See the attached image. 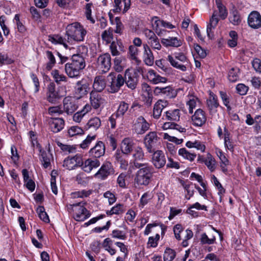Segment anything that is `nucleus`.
Returning <instances> with one entry per match:
<instances>
[{"label": "nucleus", "instance_id": "nucleus-28", "mask_svg": "<svg viewBox=\"0 0 261 261\" xmlns=\"http://www.w3.org/2000/svg\"><path fill=\"white\" fill-rule=\"evenodd\" d=\"M100 162L96 159L94 160L88 159L83 163L82 169L84 171L90 172L93 168H97L100 166Z\"/></svg>", "mask_w": 261, "mask_h": 261}, {"label": "nucleus", "instance_id": "nucleus-44", "mask_svg": "<svg viewBox=\"0 0 261 261\" xmlns=\"http://www.w3.org/2000/svg\"><path fill=\"white\" fill-rule=\"evenodd\" d=\"M205 164L211 172H213L216 169V161L211 155L208 154L207 159L204 161Z\"/></svg>", "mask_w": 261, "mask_h": 261}, {"label": "nucleus", "instance_id": "nucleus-25", "mask_svg": "<svg viewBox=\"0 0 261 261\" xmlns=\"http://www.w3.org/2000/svg\"><path fill=\"white\" fill-rule=\"evenodd\" d=\"M106 86V83L104 77L99 75L95 77L93 84V91L100 92L105 88Z\"/></svg>", "mask_w": 261, "mask_h": 261}, {"label": "nucleus", "instance_id": "nucleus-1", "mask_svg": "<svg viewBox=\"0 0 261 261\" xmlns=\"http://www.w3.org/2000/svg\"><path fill=\"white\" fill-rule=\"evenodd\" d=\"M87 34L86 30L77 22L68 24L66 28V35L67 36V42L83 41Z\"/></svg>", "mask_w": 261, "mask_h": 261}, {"label": "nucleus", "instance_id": "nucleus-31", "mask_svg": "<svg viewBox=\"0 0 261 261\" xmlns=\"http://www.w3.org/2000/svg\"><path fill=\"white\" fill-rule=\"evenodd\" d=\"M162 43L166 46L179 47L181 45L180 40H178L177 37H169L167 39L163 38L161 40Z\"/></svg>", "mask_w": 261, "mask_h": 261}, {"label": "nucleus", "instance_id": "nucleus-12", "mask_svg": "<svg viewBox=\"0 0 261 261\" xmlns=\"http://www.w3.org/2000/svg\"><path fill=\"white\" fill-rule=\"evenodd\" d=\"M83 161L81 155H75V156L66 158L63 162V166L67 169L72 170L77 167H82Z\"/></svg>", "mask_w": 261, "mask_h": 261}, {"label": "nucleus", "instance_id": "nucleus-39", "mask_svg": "<svg viewBox=\"0 0 261 261\" xmlns=\"http://www.w3.org/2000/svg\"><path fill=\"white\" fill-rule=\"evenodd\" d=\"M178 154L191 162L194 160L196 156V154L189 152L185 148H180L178 150Z\"/></svg>", "mask_w": 261, "mask_h": 261}, {"label": "nucleus", "instance_id": "nucleus-60", "mask_svg": "<svg viewBox=\"0 0 261 261\" xmlns=\"http://www.w3.org/2000/svg\"><path fill=\"white\" fill-rule=\"evenodd\" d=\"M91 5L90 4H87L86 6V18L88 20H90L91 23H94L95 20L94 19L91 17Z\"/></svg>", "mask_w": 261, "mask_h": 261}, {"label": "nucleus", "instance_id": "nucleus-23", "mask_svg": "<svg viewBox=\"0 0 261 261\" xmlns=\"http://www.w3.org/2000/svg\"><path fill=\"white\" fill-rule=\"evenodd\" d=\"M135 143L134 141L129 138H124L121 143L120 152L126 155H128L134 149Z\"/></svg>", "mask_w": 261, "mask_h": 261}, {"label": "nucleus", "instance_id": "nucleus-10", "mask_svg": "<svg viewBox=\"0 0 261 261\" xmlns=\"http://www.w3.org/2000/svg\"><path fill=\"white\" fill-rule=\"evenodd\" d=\"M133 157L134 166L137 168H140L148 164V163H144L145 161L144 153L141 147L138 146L135 148Z\"/></svg>", "mask_w": 261, "mask_h": 261}, {"label": "nucleus", "instance_id": "nucleus-4", "mask_svg": "<svg viewBox=\"0 0 261 261\" xmlns=\"http://www.w3.org/2000/svg\"><path fill=\"white\" fill-rule=\"evenodd\" d=\"M160 138L157 136L155 132H152L147 134L144 139L145 146L149 153H152L155 151L160 142Z\"/></svg>", "mask_w": 261, "mask_h": 261}, {"label": "nucleus", "instance_id": "nucleus-34", "mask_svg": "<svg viewBox=\"0 0 261 261\" xmlns=\"http://www.w3.org/2000/svg\"><path fill=\"white\" fill-rule=\"evenodd\" d=\"M51 75L58 84H60L61 82H69V79L64 74H60L58 70L55 69L53 70Z\"/></svg>", "mask_w": 261, "mask_h": 261}, {"label": "nucleus", "instance_id": "nucleus-41", "mask_svg": "<svg viewBox=\"0 0 261 261\" xmlns=\"http://www.w3.org/2000/svg\"><path fill=\"white\" fill-rule=\"evenodd\" d=\"M128 109V104L124 101H121L116 113V117L123 116Z\"/></svg>", "mask_w": 261, "mask_h": 261}, {"label": "nucleus", "instance_id": "nucleus-13", "mask_svg": "<svg viewBox=\"0 0 261 261\" xmlns=\"http://www.w3.org/2000/svg\"><path fill=\"white\" fill-rule=\"evenodd\" d=\"M114 172L111 163L106 162L101 166L98 172L95 174V177L100 178L101 179H106L109 175Z\"/></svg>", "mask_w": 261, "mask_h": 261}, {"label": "nucleus", "instance_id": "nucleus-11", "mask_svg": "<svg viewBox=\"0 0 261 261\" xmlns=\"http://www.w3.org/2000/svg\"><path fill=\"white\" fill-rule=\"evenodd\" d=\"M151 158V162L157 169L163 167L166 163V159L163 151L158 150L153 152Z\"/></svg>", "mask_w": 261, "mask_h": 261}, {"label": "nucleus", "instance_id": "nucleus-45", "mask_svg": "<svg viewBox=\"0 0 261 261\" xmlns=\"http://www.w3.org/2000/svg\"><path fill=\"white\" fill-rule=\"evenodd\" d=\"M122 45V43L119 41H113L110 45V49L111 54L113 56H118L119 55V51L117 49L118 46L120 49L121 46Z\"/></svg>", "mask_w": 261, "mask_h": 261}, {"label": "nucleus", "instance_id": "nucleus-3", "mask_svg": "<svg viewBox=\"0 0 261 261\" xmlns=\"http://www.w3.org/2000/svg\"><path fill=\"white\" fill-rule=\"evenodd\" d=\"M152 167L148 164L140 168L135 179L136 183L139 185H148L152 176Z\"/></svg>", "mask_w": 261, "mask_h": 261}, {"label": "nucleus", "instance_id": "nucleus-40", "mask_svg": "<svg viewBox=\"0 0 261 261\" xmlns=\"http://www.w3.org/2000/svg\"><path fill=\"white\" fill-rule=\"evenodd\" d=\"M88 128L93 129H97L101 125V121L98 117H94L91 118L87 123Z\"/></svg>", "mask_w": 261, "mask_h": 261}, {"label": "nucleus", "instance_id": "nucleus-36", "mask_svg": "<svg viewBox=\"0 0 261 261\" xmlns=\"http://www.w3.org/2000/svg\"><path fill=\"white\" fill-rule=\"evenodd\" d=\"M163 128L164 129H173L178 130L180 133L186 132V128L184 127H181L178 124L174 123V122H165L163 125Z\"/></svg>", "mask_w": 261, "mask_h": 261}, {"label": "nucleus", "instance_id": "nucleus-43", "mask_svg": "<svg viewBox=\"0 0 261 261\" xmlns=\"http://www.w3.org/2000/svg\"><path fill=\"white\" fill-rule=\"evenodd\" d=\"M37 213H38L39 218L45 223H48L49 222V219L48 215L45 212V208L43 206H39L37 210Z\"/></svg>", "mask_w": 261, "mask_h": 261}, {"label": "nucleus", "instance_id": "nucleus-56", "mask_svg": "<svg viewBox=\"0 0 261 261\" xmlns=\"http://www.w3.org/2000/svg\"><path fill=\"white\" fill-rule=\"evenodd\" d=\"M57 144L59 147L61 148V149L64 151H68L69 153L73 152L75 148L73 146H71L70 145H64L59 141H57Z\"/></svg>", "mask_w": 261, "mask_h": 261}, {"label": "nucleus", "instance_id": "nucleus-8", "mask_svg": "<svg viewBox=\"0 0 261 261\" xmlns=\"http://www.w3.org/2000/svg\"><path fill=\"white\" fill-rule=\"evenodd\" d=\"M97 68L102 73L107 72L111 66V58L109 54L100 55L97 60Z\"/></svg>", "mask_w": 261, "mask_h": 261}, {"label": "nucleus", "instance_id": "nucleus-61", "mask_svg": "<svg viewBox=\"0 0 261 261\" xmlns=\"http://www.w3.org/2000/svg\"><path fill=\"white\" fill-rule=\"evenodd\" d=\"M95 139V136H93L92 137L89 135L88 136L87 138L81 144V147L83 149L86 148L91 143L92 140H93Z\"/></svg>", "mask_w": 261, "mask_h": 261}, {"label": "nucleus", "instance_id": "nucleus-62", "mask_svg": "<svg viewBox=\"0 0 261 261\" xmlns=\"http://www.w3.org/2000/svg\"><path fill=\"white\" fill-rule=\"evenodd\" d=\"M149 43L150 44V45L152 48L158 50L161 49V45L160 44L159 39L156 36L154 37L153 39L150 40V42Z\"/></svg>", "mask_w": 261, "mask_h": 261}, {"label": "nucleus", "instance_id": "nucleus-16", "mask_svg": "<svg viewBox=\"0 0 261 261\" xmlns=\"http://www.w3.org/2000/svg\"><path fill=\"white\" fill-rule=\"evenodd\" d=\"M149 128V124L142 116L139 117L134 124V128L138 134L145 133Z\"/></svg>", "mask_w": 261, "mask_h": 261}, {"label": "nucleus", "instance_id": "nucleus-9", "mask_svg": "<svg viewBox=\"0 0 261 261\" xmlns=\"http://www.w3.org/2000/svg\"><path fill=\"white\" fill-rule=\"evenodd\" d=\"M139 75L137 71L130 72L129 69L125 71L124 83L127 87L132 90H134L137 87L138 83Z\"/></svg>", "mask_w": 261, "mask_h": 261}, {"label": "nucleus", "instance_id": "nucleus-30", "mask_svg": "<svg viewBox=\"0 0 261 261\" xmlns=\"http://www.w3.org/2000/svg\"><path fill=\"white\" fill-rule=\"evenodd\" d=\"M80 69H83L85 67V62L83 57L80 54H74L72 56L71 62H70Z\"/></svg>", "mask_w": 261, "mask_h": 261}, {"label": "nucleus", "instance_id": "nucleus-2", "mask_svg": "<svg viewBox=\"0 0 261 261\" xmlns=\"http://www.w3.org/2000/svg\"><path fill=\"white\" fill-rule=\"evenodd\" d=\"M86 204L85 202H80L70 204L68 207V211L73 212V218L76 221H83L90 217L91 214L84 206Z\"/></svg>", "mask_w": 261, "mask_h": 261}, {"label": "nucleus", "instance_id": "nucleus-53", "mask_svg": "<svg viewBox=\"0 0 261 261\" xmlns=\"http://www.w3.org/2000/svg\"><path fill=\"white\" fill-rule=\"evenodd\" d=\"M184 230V228L181 224H176L174 226L173 231L175 238L178 240H181L180 233Z\"/></svg>", "mask_w": 261, "mask_h": 261}, {"label": "nucleus", "instance_id": "nucleus-52", "mask_svg": "<svg viewBox=\"0 0 261 261\" xmlns=\"http://www.w3.org/2000/svg\"><path fill=\"white\" fill-rule=\"evenodd\" d=\"M216 240L215 236H213L212 238H208L206 233H202L201 237V242L203 244H212L214 243Z\"/></svg>", "mask_w": 261, "mask_h": 261}, {"label": "nucleus", "instance_id": "nucleus-18", "mask_svg": "<svg viewBox=\"0 0 261 261\" xmlns=\"http://www.w3.org/2000/svg\"><path fill=\"white\" fill-rule=\"evenodd\" d=\"M192 120L195 125L201 126L206 120L204 112L200 109H197L192 116Z\"/></svg>", "mask_w": 261, "mask_h": 261}, {"label": "nucleus", "instance_id": "nucleus-50", "mask_svg": "<svg viewBox=\"0 0 261 261\" xmlns=\"http://www.w3.org/2000/svg\"><path fill=\"white\" fill-rule=\"evenodd\" d=\"M13 62V60L9 58L7 54L0 53V64L1 65H9Z\"/></svg>", "mask_w": 261, "mask_h": 261}, {"label": "nucleus", "instance_id": "nucleus-24", "mask_svg": "<svg viewBox=\"0 0 261 261\" xmlns=\"http://www.w3.org/2000/svg\"><path fill=\"white\" fill-rule=\"evenodd\" d=\"M168 105L167 101L159 100L154 105L153 110V116L155 119H158L161 116L163 109Z\"/></svg>", "mask_w": 261, "mask_h": 261}, {"label": "nucleus", "instance_id": "nucleus-37", "mask_svg": "<svg viewBox=\"0 0 261 261\" xmlns=\"http://www.w3.org/2000/svg\"><path fill=\"white\" fill-rule=\"evenodd\" d=\"M46 55L48 60V62L46 64V68L48 70H50L54 66L56 63V59L53 53L49 50L46 51Z\"/></svg>", "mask_w": 261, "mask_h": 261}, {"label": "nucleus", "instance_id": "nucleus-19", "mask_svg": "<svg viewBox=\"0 0 261 261\" xmlns=\"http://www.w3.org/2000/svg\"><path fill=\"white\" fill-rule=\"evenodd\" d=\"M105 146L102 141H98L96 145L92 148L89 153L91 156L95 158H99L105 154Z\"/></svg>", "mask_w": 261, "mask_h": 261}, {"label": "nucleus", "instance_id": "nucleus-54", "mask_svg": "<svg viewBox=\"0 0 261 261\" xmlns=\"http://www.w3.org/2000/svg\"><path fill=\"white\" fill-rule=\"evenodd\" d=\"M128 52L131 59L137 61V56L138 52V48L135 46L130 45Z\"/></svg>", "mask_w": 261, "mask_h": 261}, {"label": "nucleus", "instance_id": "nucleus-58", "mask_svg": "<svg viewBox=\"0 0 261 261\" xmlns=\"http://www.w3.org/2000/svg\"><path fill=\"white\" fill-rule=\"evenodd\" d=\"M237 92L241 95H245L248 90V87L243 84H239L236 87Z\"/></svg>", "mask_w": 261, "mask_h": 261}, {"label": "nucleus", "instance_id": "nucleus-5", "mask_svg": "<svg viewBox=\"0 0 261 261\" xmlns=\"http://www.w3.org/2000/svg\"><path fill=\"white\" fill-rule=\"evenodd\" d=\"M108 77L111 80L110 92L111 93L118 92L124 84V77L121 74H117L115 72L110 73Z\"/></svg>", "mask_w": 261, "mask_h": 261}, {"label": "nucleus", "instance_id": "nucleus-29", "mask_svg": "<svg viewBox=\"0 0 261 261\" xmlns=\"http://www.w3.org/2000/svg\"><path fill=\"white\" fill-rule=\"evenodd\" d=\"M144 47V61L147 65L151 66L153 64L154 57L153 54L146 44H143Z\"/></svg>", "mask_w": 261, "mask_h": 261}, {"label": "nucleus", "instance_id": "nucleus-35", "mask_svg": "<svg viewBox=\"0 0 261 261\" xmlns=\"http://www.w3.org/2000/svg\"><path fill=\"white\" fill-rule=\"evenodd\" d=\"M216 4L219 10V16L222 19H225L227 16L226 7L222 4L221 0H216Z\"/></svg>", "mask_w": 261, "mask_h": 261}, {"label": "nucleus", "instance_id": "nucleus-51", "mask_svg": "<svg viewBox=\"0 0 261 261\" xmlns=\"http://www.w3.org/2000/svg\"><path fill=\"white\" fill-rule=\"evenodd\" d=\"M68 133L70 137H73L77 135L84 134V130L81 127L77 126H73L69 129Z\"/></svg>", "mask_w": 261, "mask_h": 261}, {"label": "nucleus", "instance_id": "nucleus-59", "mask_svg": "<svg viewBox=\"0 0 261 261\" xmlns=\"http://www.w3.org/2000/svg\"><path fill=\"white\" fill-rule=\"evenodd\" d=\"M194 49L201 58H204L206 56V51L198 44L194 45Z\"/></svg>", "mask_w": 261, "mask_h": 261}, {"label": "nucleus", "instance_id": "nucleus-33", "mask_svg": "<svg viewBox=\"0 0 261 261\" xmlns=\"http://www.w3.org/2000/svg\"><path fill=\"white\" fill-rule=\"evenodd\" d=\"M166 118L168 120L178 121L180 118V111L174 109L166 112Z\"/></svg>", "mask_w": 261, "mask_h": 261}, {"label": "nucleus", "instance_id": "nucleus-17", "mask_svg": "<svg viewBox=\"0 0 261 261\" xmlns=\"http://www.w3.org/2000/svg\"><path fill=\"white\" fill-rule=\"evenodd\" d=\"M63 108L67 114H71L76 110L77 105L73 98L66 97L63 99Z\"/></svg>", "mask_w": 261, "mask_h": 261}, {"label": "nucleus", "instance_id": "nucleus-22", "mask_svg": "<svg viewBox=\"0 0 261 261\" xmlns=\"http://www.w3.org/2000/svg\"><path fill=\"white\" fill-rule=\"evenodd\" d=\"M82 70L77 67H75L74 64L70 62L67 63L65 65V71L67 75L70 78H77L80 76V72Z\"/></svg>", "mask_w": 261, "mask_h": 261}, {"label": "nucleus", "instance_id": "nucleus-7", "mask_svg": "<svg viewBox=\"0 0 261 261\" xmlns=\"http://www.w3.org/2000/svg\"><path fill=\"white\" fill-rule=\"evenodd\" d=\"M90 90V84L88 80L83 79L76 82L74 92L77 98H81L86 95Z\"/></svg>", "mask_w": 261, "mask_h": 261}, {"label": "nucleus", "instance_id": "nucleus-48", "mask_svg": "<svg viewBox=\"0 0 261 261\" xmlns=\"http://www.w3.org/2000/svg\"><path fill=\"white\" fill-rule=\"evenodd\" d=\"M230 133L226 128H224V144L225 147L229 150L233 151V146L230 141L229 138Z\"/></svg>", "mask_w": 261, "mask_h": 261}, {"label": "nucleus", "instance_id": "nucleus-20", "mask_svg": "<svg viewBox=\"0 0 261 261\" xmlns=\"http://www.w3.org/2000/svg\"><path fill=\"white\" fill-rule=\"evenodd\" d=\"M123 152H120V150H117L114 158L115 160V162L119 165L120 167L123 170H126L128 166V161L126 159L127 156Z\"/></svg>", "mask_w": 261, "mask_h": 261}, {"label": "nucleus", "instance_id": "nucleus-27", "mask_svg": "<svg viewBox=\"0 0 261 261\" xmlns=\"http://www.w3.org/2000/svg\"><path fill=\"white\" fill-rule=\"evenodd\" d=\"M90 100L92 106L96 109L103 103V99L101 95L95 91H91L90 93Z\"/></svg>", "mask_w": 261, "mask_h": 261}, {"label": "nucleus", "instance_id": "nucleus-47", "mask_svg": "<svg viewBox=\"0 0 261 261\" xmlns=\"http://www.w3.org/2000/svg\"><path fill=\"white\" fill-rule=\"evenodd\" d=\"M175 257V252L170 249L167 248L164 254V261H172Z\"/></svg>", "mask_w": 261, "mask_h": 261}, {"label": "nucleus", "instance_id": "nucleus-14", "mask_svg": "<svg viewBox=\"0 0 261 261\" xmlns=\"http://www.w3.org/2000/svg\"><path fill=\"white\" fill-rule=\"evenodd\" d=\"M153 91L155 95H161L166 98L170 99L175 97L176 95L175 91L170 86L166 87H156Z\"/></svg>", "mask_w": 261, "mask_h": 261}, {"label": "nucleus", "instance_id": "nucleus-63", "mask_svg": "<svg viewBox=\"0 0 261 261\" xmlns=\"http://www.w3.org/2000/svg\"><path fill=\"white\" fill-rule=\"evenodd\" d=\"M112 211L114 213V214L119 215L124 212V206L121 204H117L116 206L112 208Z\"/></svg>", "mask_w": 261, "mask_h": 261}, {"label": "nucleus", "instance_id": "nucleus-21", "mask_svg": "<svg viewBox=\"0 0 261 261\" xmlns=\"http://www.w3.org/2000/svg\"><path fill=\"white\" fill-rule=\"evenodd\" d=\"M217 16V12L216 11H214L212 17L210 18L209 23L207 25V35L208 37L211 39H212L214 37V34L212 33V31L216 27L219 22V19Z\"/></svg>", "mask_w": 261, "mask_h": 261}, {"label": "nucleus", "instance_id": "nucleus-42", "mask_svg": "<svg viewBox=\"0 0 261 261\" xmlns=\"http://www.w3.org/2000/svg\"><path fill=\"white\" fill-rule=\"evenodd\" d=\"M229 20L233 25H238L240 24L241 18L239 12L237 10L232 11Z\"/></svg>", "mask_w": 261, "mask_h": 261}, {"label": "nucleus", "instance_id": "nucleus-26", "mask_svg": "<svg viewBox=\"0 0 261 261\" xmlns=\"http://www.w3.org/2000/svg\"><path fill=\"white\" fill-rule=\"evenodd\" d=\"M50 127L54 133H58L64 126V120L62 118H53L49 122Z\"/></svg>", "mask_w": 261, "mask_h": 261}, {"label": "nucleus", "instance_id": "nucleus-49", "mask_svg": "<svg viewBox=\"0 0 261 261\" xmlns=\"http://www.w3.org/2000/svg\"><path fill=\"white\" fill-rule=\"evenodd\" d=\"M207 106L210 111H212L218 107L219 103L215 95L213 96L212 99L207 100Z\"/></svg>", "mask_w": 261, "mask_h": 261}, {"label": "nucleus", "instance_id": "nucleus-15", "mask_svg": "<svg viewBox=\"0 0 261 261\" xmlns=\"http://www.w3.org/2000/svg\"><path fill=\"white\" fill-rule=\"evenodd\" d=\"M248 25L253 29H258L261 27V15L256 11L250 13L248 17Z\"/></svg>", "mask_w": 261, "mask_h": 261}, {"label": "nucleus", "instance_id": "nucleus-57", "mask_svg": "<svg viewBox=\"0 0 261 261\" xmlns=\"http://www.w3.org/2000/svg\"><path fill=\"white\" fill-rule=\"evenodd\" d=\"M48 113L51 115H55V114L60 115L63 113L60 106L51 107L48 108Z\"/></svg>", "mask_w": 261, "mask_h": 261}, {"label": "nucleus", "instance_id": "nucleus-46", "mask_svg": "<svg viewBox=\"0 0 261 261\" xmlns=\"http://www.w3.org/2000/svg\"><path fill=\"white\" fill-rule=\"evenodd\" d=\"M168 60L173 67L183 71H185L187 70V67L186 66L179 64L178 62L176 61L171 55H169L168 56Z\"/></svg>", "mask_w": 261, "mask_h": 261}, {"label": "nucleus", "instance_id": "nucleus-38", "mask_svg": "<svg viewBox=\"0 0 261 261\" xmlns=\"http://www.w3.org/2000/svg\"><path fill=\"white\" fill-rule=\"evenodd\" d=\"M240 69L238 68H232L228 72V78L229 81L236 82L239 79Z\"/></svg>", "mask_w": 261, "mask_h": 261}, {"label": "nucleus", "instance_id": "nucleus-32", "mask_svg": "<svg viewBox=\"0 0 261 261\" xmlns=\"http://www.w3.org/2000/svg\"><path fill=\"white\" fill-rule=\"evenodd\" d=\"M148 74L150 81L154 84L160 83H166L167 81L166 78L161 76L160 75L156 74L154 70H149L148 71Z\"/></svg>", "mask_w": 261, "mask_h": 261}, {"label": "nucleus", "instance_id": "nucleus-6", "mask_svg": "<svg viewBox=\"0 0 261 261\" xmlns=\"http://www.w3.org/2000/svg\"><path fill=\"white\" fill-rule=\"evenodd\" d=\"M46 98L47 100L51 103L56 104L62 97L59 90L57 89L54 83H50L47 86Z\"/></svg>", "mask_w": 261, "mask_h": 261}, {"label": "nucleus", "instance_id": "nucleus-55", "mask_svg": "<svg viewBox=\"0 0 261 261\" xmlns=\"http://www.w3.org/2000/svg\"><path fill=\"white\" fill-rule=\"evenodd\" d=\"M41 161L42 163V165L45 168H48L50 165V160L48 158L47 153L45 151H43L41 153Z\"/></svg>", "mask_w": 261, "mask_h": 261}, {"label": "nucleus", "instance_id": "nucleus-64", "mask_svg": "<svg viewBox=\"0 0 261 261\" xmlns=\"http://www.w3.org/2000/svg\"><path fill=\"white\" fill-rule=\"evenodd\" d=\"M113 238H118L119 239L124 240L126 238V235L122 231L119 230H114L112 231Z\"/></svg>", "mask_w": 261, "mask_h": 261}]
</instances>
